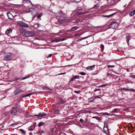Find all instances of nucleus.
Wrapping results in <instances>:
<instances>
[{
	"label": "nucleus",
	"instance_id": "obj_38",
	"mask_svg": "<svg viewBox=\"0 0 135 135\" xmlns=\"http://www.w3.org/2000/svg\"><path fill=\"white\" fill-rule=\"evenodd\" d=\"M81 92L80 91H74V93H80Z\"/></svg>",
	"mask_w": 135,
	"mask_h": 135
},
{
	"label": "nucleus",
	"instance_id": "obj_35",
	"mask_svg": "<svg viewBox=\"0 0 135 135\" xmlns=\"http://www.w3.org/2000/svg\"><path fill=\"white\" fill-rule=\"evenodd\" d=\"M114 65H108V67L110 68H113L114 67Z\"/></svg>",
	"mask_w": 135,
	"mask_h": 135
},
{
	"label": "nucleus",
	"instance_id": "obj_31",
	"mask_svg": "<svg viewBox=\"0 0 135 135\" xmlns=\"http://www.w3.org/2000/svg\"><path fill=\"white\" fill-rule=\"evenodd\" d=\"M59 111L58 110H56L55 112V114H57L59 113Z\"/></svg>",
	"mask_w": 135,
	"mask_h": 135
},
{
	"label": "nucleus",
	"instance_id": "obj_19",
	"mask_svg": "<svg viewBox=\"0 0 135 135\" xmlns=\"http://www.w3.org/2000/svg\"><path fill=\"white\" fill-rule=\"evenodd\" d=\"M94 99V98L92 97L88 99V102H93Z\"/></svg>",
	"mask_w": 135,
	"mask_h": 135
},
{
	"label": "nucleus",
	"instance_id": "obj_61",
	"mask_svg": "<svg viewBox=\"0 0 135 135\" xmlns=\"http://www.w3.org/2000/svg\"><path fill=\"white\" fill-rule=\"evenodd\" d=\"M28 77H29V76H27V77H26L25 78H28Z\"/></svg>",
	"mask_w": 135,
	"mask_h": 135
},
{
	"label": "nucleus",
	"instance_id": "obj_5",
	"mask_svg": "<svg viewBox=\"0 0 135 135\" xmlns=\"http://www.w3.org/2000/svg\"><path fill=\"white\" fill-rule=\"evenodd\" d=\"M23 91L21 89L17 88L14 91V94L15 95H16Z\"/></svg>",
	"mask_w": 135,
	"mask_h": 135
},
{
	"label": "nucleus",
	"instance_id": "obj_41",
	"mask_svg": "<svg viewBox=\"0 0 135 135\" xmlns=\"http://www.w3.org/2000/svg\"><path fill=\"white\" fill-rule=\"evenodd\" d=\"M105 86V85H100V86H99V87H104Z\"/></svg>",
	"mask_w": 135,
	"mask_h": 135
},
{
	"label": "nucleus",
	"instance_id": "obj_30",
	"mask_svg": "<svg viewBox=\"0 0 135 135\" xmlns=\"http://www.w3.org/2000/svg\"><path fill=\"white\" fill-rule=\"evenodd\" d=\"M104 46L103 45H101V48L102 49L101 50V51H103V50L104 49Z\"/></svg>",
	"mask_w": 135,
	"mask_h": 135
},
{
	"label": "nucleus",
	"instance_id": "obj_40",
	"mask_svg": "<svg viewBox=\"0 0 135 135\" xmlns=\"http://www.w3.org/2000/svg\"><path fill=\"white\" fill-rule=\"evenodd\" d=\"M38 133H44V132L42 130L41 131L38 132Z\"/></svg>",
	"mask_w": 135,
	"mask_h": 135
},
{
	"label": "nucleus",
	"instance_id": "obj_45",
	"mask_svg": "<svg viewBox=\"0 0 135 135\" xmlns=\"http://www.w3.org/2000/svg\"><path fill=\"white\" fill-rule=\"evenodd\" d=\"M131 76L133 78H135V75H132Z\"/></svg>",
	"mask_w": 135,
	"mask_h": 135
},
{
	"label": "nucleus",
	"instance_id": "obj_12",
	"mask_svg": "<svg viewBox=\"0 0 135 135\" xmlns=\"http://www.w3.org/2000/svg\"><path fill=\"white\" fill-rule=\"evenodd\" d=\"M65 40V38H64V39H62V40H59V39L57 40V38H56L55 40L52 41V42H60V41H64Z\"/></svg>",
	"mask_w": 135,
	"mask_h": 135
},
{
	"label": "nucleus",
	"instance_id": "obj_7",
	"mask_svg": "<svg viewBox=\"0 0 135 135\" xmlns=\"http://www.w3.org/2000/svg\"><path fill=\"white\" fill-rule=\"evenodd\" d=\"M46 115V114L44 112H42L38 114L34 115L35 116H37L39 117L42 116H45Z\"/></svg>",
	"mask_w": 135,
	"mask_h": 135
},
{
	"label": "nucleus",
	"instance_id": "obj_48",
	"mask_svg": "<svg viewBox=\"0 0 135 135\" xmlns=\"http://www.w3.org/2000/svg\"><path fill=\"white\" fill-rule=\"evenodd\" d=\"M82 123L83 124H85L86 123V121L84 122V121Z\"/></svg>",
	"mask_w": 135,
	"mask_h": 135
},
{
	"label": "nucleus",
	"instance_id": "obj_4",
	"mask_svg": "<svg viewBox=\"0 0 135 135\" xmlns=\"http://www.w3.org/2000/svg\"><path fill=\"white\" fill-rule=\"evenodd\" d=\"M17 24L21 26L26 27H28L29 26L27 24L24 22L22 21H18L17 22Z\"/></svg>",
	"mask_w": 135,
	"mask_h": 135
},
{
	"label": "nucleus",
	"instance_id": "obj_27",
	"mask_svg": "<svg viewBox=\"0 0 135 135\" xmlns=\"http://www.w3.org/2000/svg\"><path fill=\"white\" fill-rule=\"evenodd\" d=\"M33 94V93H30L29 94H27V95L23 96V97H28V96H30V95H32Z\"/></svg>",
	"mask_w": 135,
	"mask_h": 135
},
{
	"label": "nucleus",
	"instance_id": "obj_39",
	"mask_svg": "<svg viewBox=\"0 0 135 135\" xmlns=\"http://www.w3.org/2000/svg\"><path fill=\"white\" fill-rule=\"evenodd\" d=\"M52 56V54H50L47 56V57L48 58V57H51Z\"/></svg>",
	"mask_w": 135,
	"mask_h": 135
},
{
	"label": "nucleus",
	"instance_id": "obj_60",
	"mask_svg": "<svg viewBox=\"0 0 135 135\" xmlns=\"http://www.w3.org/2000/svg\"><path fill=\"white\" fill-rule=\"evenodd\" d=\"M108 75H111V74H109V73H108Z\"/></svg>",
	"mask_w": 135,
	"mask_h": 135
},
{
	"label": "nucleus",
	"instance_id": "obj_51",
	"mask_svg": "<svg viewBox=\"0 0 135 135\" xmlns=\"http://www.w3.org/2000/svg\"><path fill=\"white\" fill-rule=\"evenodd\" d=\"M99 90V89H95V90H94V91H97V90Z\"/></svg>",
	"mask_w": 135,
	"mask_h": 135
},
{
	"label": "nucleus",
	"instance_id": "obj_3",
	"mask_svg": "<svg viewBox=\"0 0 135 135\" xmlns=\"http://www.w3.org/2000/svg\"><path fill=\"white\" fill-rule=\"evenodd\" d=\"M118 26V23L116 22H114L109 25V27L108 28H112L115 29L117 28Z\"/></svg>",
	"mask_w": 135,
	"mask_h": 135
},
{
	"label": "nucleus",
	"instance_id": "obj_18",
	"mask_svg": "<svg viewBox=\"0 0 135 135\" xmlns=\"http://www.w3.org/2000/svg\"><path fill=\"white\" fill-rule=\"evenodd\" d=\"M100 6V4H99L97 3L95 5L94 7H93V8H98Z\"/></svg>",
	"mask_w": 135,
	"mask_h": 135
},
{
	"label": "nucleus",
	"instance_id": "obj_20",
	"mask_svg": "<svg viewBox=\"0 0 135 135\" xmlns=\"http://www.w3.org/2000/svg\"><path fill=\"white\" fill-rule=\"evenodd\" d=\"M44 124L43 122H39V123H38V126L39 127H41L42 125H43Z\"/></svg>",
	"mask_w": 135,
	"mask_h": 135
},
{
	"label": "nucleus",
	"instance_id": "obj_64",
	"mask_svg": "<svg viewBox=\"0 0 135 135\" xmlns=\"http://www.w3.org/2000/svg\"><path fill=\"white\" fill-rule=\"evenodd\" d=\"M131 127H132V128H133V127L132 126H131Z\"/></svg>",
	"mask_w": 135,
	"mask_h": 135
},
{
	"label": "nucleus",
	"instance_id": "obj_32",
	"mask_svg": "<svg viewBox=\"0 0 135 135\" xmlns=\"http://www.w3.org/2000/svg\"><path fill=\"white\" fill-rule=\"evenodd\" d=\"M79 74L81 75H85V73L82 72H80L79 73Z\"/></svg>",
	"mask_w": 135,
	"mask_h": 135
},
{
	"label": "nucleus",
	"instance_id": "obj_58",
	"mask_svg": "<svg viewBox=\"0 0 135 135\" xmlns=\"http://www.w3.org/2000/svg\"><path fill=\"white\" fill-rule=\"evenodd\" d=\"M76 0H75V2H76V3H78V2H76Z\"/></svg>",
	"mask_w": 135,
	"mask_h": 135
},
{
	"label": "nucleus",
	"instance_id": "obj_56",
	"mask_svg": "<svg viewBox=\"0 0 135 135\" xmlns=\"http://www.w3.org/2000/svg\"><path fill=\"white\" fill-rule=\"evenodd\" d=\"M128 128L129 129H131V128H130V127H128Z\"/></svg>",
	"mask_w": 135,
	"mask_h": 135
},
{
	"label": "nucleus",
	"instance_id": "obj_52",
	"mask_svg": "<svg viewBox=\"0 0 135 135\" xmlns=\"http://www.w3.org/2000/svg\"><path fill=\"white\" fill-rule=\"evenodd\" d=\"M104 114L106 115H109V114H107V113H105V114Z\"/></svg>",
	"mask_w": 135,
	"mask_h": 135
},
{
	"label": "nucleus",
	"instance_id": "obj_50",
	"mask_svg": "<svg viewBox=\"0 0 135 135\" xmlns=\"http://www.w3.org/2000/svg\"><path fill=\"white\" fill-rule=\"evenodd\" d=\"M88 12H83V13L86 14L88 13Z\"/></svg>",
	"mask_w": 135,
	"mask_h": 135
},
{
	"label": "nucleus",
	"instance_id": "obj_14",
	"mask_svg": "<svg viewBox=\"0 0 135 135\" xmlns=\"http://www.w3.org/2000/svg\"><path fill=\"white\" fill-rule=\"evenodd\" d=\"M60 103L61 104H64L66 102V100L63 99L62 98H61L60 100Z\"/></svg>",
	"mask_w": 135,
	"mask_h": 135
},
{
	"label": "nucleus",
	"instance_id": "obj_29",
	"mask_svg": "<svg viewBox=\"0 0 135 135\" xmlns=\"http://www.w3.org/2000/svg\"><path fill=\"white\" fill-rule=\"evenodd\" d=\"M114 14H115V13H113V14H112L110 15H109L105 16V17H108L111 16H113Z\"/></svg>",
	"mask_w": 135,
	"mask_h": 135
},
{
	"label": "nucleus",
	"instance_id": "obj_63",
	"mask_svg": "<svg viewBox=\"0 0 135 135\" xmlns=\"http://www.w3.org/2000/svg\"><path fill=\"white\" fill-rule=\"evenodd\" d=\"M32 134V133H30V134Z\"/></svg>",
	"mask_w": 135,
	"mask_h": 135
},
{
	"label": "nucleus",
	"instance_id": "obj_49",
	"mask_svg": "<svg viewBox=\"0 0 135 135\" xmlns=\"http://www.w3.org/2000/svg\"><path fill=\"white\" fill-rule=\"evenodd\" d=\"M26 79V78H25H25H22L21 79H22V80H24V79Z\"/></svg>",
	"mask_w": 135,
	"mask_h": 135
},
{
	"label": "nucleus",
	"instance_id": "obj_17",
	"mask_svg": "<svg viewBox=\"0 0 135 135\" xmlns=\"http://www.w3.org/2000/svg\"><path fill=\"white\" fill-rule=\"evenodd\" d=\"M135 14V10L129 13V15L131 16H133Z\"/></svg>",
	"mask_w": 135,
	"mask_h": 135
},
{
	"label": "nucleus",
	"instance_id": "obj_59",
	"mask_svg": "<svg viewBox=\"0 0 135 135\" xmlns=\"http://www.w3.org/2000/svg\"><path fill=\"white\" fill-rule=\"evenodd\" d=\"M42 92V91H40V92H39V93H41Z\"/></svg>",
	"mask_w": 135,
	"mask_h": 135
},
{
	"label": "nucleus",
	"instance_id": "obj_9",
	"mask_svg": "<svg viewBox=\"0 0 135 135\" xmlns=\"http://www.w3.org/2000/svg\"><path fill=\"white\" fill-rule=\"evenodd\" d=\"M95 65H93L92 66H88L86 68L87 70H93L95 68Z\"/></svg>",
	"mask_w": 135,
	"mask_h": 135
},
{
	"label": "nucleus",
	"instance_id": "obj_6",
	"mask_svg": "<svg viewBox=\"0 0 135 135\" xmlns=\"http://www.w3.org/2000/svg\"><path fill=\"white\" fill-rule=\"evenodd\" d=\"M17 110L16 108L13 107L11 110V113L13 115H15L17 114Z\"/></svg>",
	"mask_w": 135,
	"mask_h": 135
},
{
	"label": "nucleus",
	"instance_id": "obj_54",
	"mask_svg": "<svg viewBox=\"0 0 135 135\" xmlns=\"http://www.w3.org/2000/svg\"><path fill=\"white\" fill-rule=\"evenodd\" d=\"M88 120L87 119H86V120L85 121H86V123L87 122V121Z\"/></svg>",
	"mask_w": 135,
	"mask_h": 135
},
{
	"label": "nucleus",
	"instance_id": "obj_1",
	"mask_svg": "<svg viewBox=\"0 0 135 135\" xmlns=\"http://www.w3.org/2000/svg\"><path fill=\"white\" fill-rule=\"evenodd\" d=\"M22 30L23 31L22 33L23 35L27 37H33L34 35V33L33 31H27L24 30L22 28Z\"/></svg>",
	"mask_w": 135,
	"mask_h": 135
},
{
	"label": "nucleus",
	"instance_id": "obj_22",
	"mask_svg": "<svg viewBox=\"0 0 135 135\" xmlns=\"http://www.w3.org/2000/svg\"><path fill=\"white\" fill-rule=\"evenodd\" d=\"M43 89H45L47 90H52V89H50L48 87H47V86H44L43 87Z\"/></svg>",
	"mask_w": 135,
	"mask_h": 135
},
{
	"label": "nucleus",
	"instance_id": "obj_25",
	"mask_svg": "<svg viewBox=\"0 0 135 135\" xmlns=\"http://www.w3.org/2000/svg\"><path fill=\"white\" fill-rule=\"evenodd\" d=\"M123 89H124L126 90H127V91L130 90L131 91H133V92L134 91V90L133 89H126L125 88H123Z\"/></svg>",
	"mask_w": 135,
	"mask_h": 135
},
{
	"label": "nucleus",
	"instance_id": "obj_43",
	"mask_svg": "<svg viewBox=\"0 0 135 135\" xmlns=\"http://www.w3.org/2000/svg\"><path fill=\"white\" fill-rule=\"evenodd\" d=\"M80 121L81 122H83V120L82 119H80Z\"/></svg>",
	"mask_w": 135,
	"mask_h": 135
},
{
	"label": "nucleus",
	"instance_id": "obj_16",
	"mask_svg": "<svg viewBox=\"0 0 135 135\" xmlns=\"http://www.w3.org/2000/svg\"><path fill=\"white\" fill-rule=\"evenodd\" d=\"M127 42V43L128 44L129 41L130 40V36H126V37Z\"/></svg>",
	"mask_w": 135,
	"mask_h": 135
},
{
	"label": "nucleus",
	"instance_id": "obj_8",
	"mask_svg": "<svg viewBox=\"0 0 135 135\" xmlns=\"http://www.w3.org/2000/svg\"><path fill=\"white\" fill-rule=\"evenodd\" d=\"M66 19V18L65 17H61L60 18L59 20L60 22L62 23L63 22H65Z\"/></svg>",
	"mask_w": 135,
	"mask_h": 135
},
{
	"label": "nucleus",
	"instance_id": "obj_44",
	"mask_svg": "<svg viewBox=\"0 0 135 135\" xmlns=\"http://www.w3.org/2000/svg\"><path fill=\"white\" fill-rule=\"evenodd\" d=\"M65 73H61L59 74V75H61L63 74H64Z\"/></svg>",
	"mask_w": 135,
	"mask_h": 135
},
{
	"label": "nucleus",
	"instance_id": "obj_34",
	"mask_svg": "<svg viewBox=\"0 0 135 135\" xmlns=\"http://www.w3.org/2000/svg\"><path fill=\"white\" fill-rule=\"evenodd\" d=\"M83 14V12H77V14L78 15H80Z\"/></svg>",
	"mask_w": 135,
	"mask_h": 135
},
{
	"label": "nucleus",
	"instance_id": "obj_21",
	"mask_svg": "<svg viewBox=\"0 0 135 135\" xmlns=\"http://www.w3.org/2000/svg\"><path fill=\"white\" fill-rule=\"evenodd\" d=\"M12 29H10L9 30H7L6 31V33H9L12 32Z\"/></svg>",
	"mask_w": 135,
	"mask_h": 135
},
{
	"label": "nucleus",
	"instance_id": "obj_11",
	"mask_svg": "<svg viewBox=\"0 0 135 135\" xmlns=\"http://www.w3.org/2000/svg\"><path fill=\"white\" fill-rule=\"evenodd\" d=\"M77 78H78V79H79V77L78 75H75L73 76L72 78H71L70 81H73L75 79H76Z\"/></svg>",
	"mask_w": 135,
	"mask_h": 135
},
{
	"label": "nucleus",
	"instance_id": "obj_62",
	"mask_svg": "<svg viewBox=\"0 0 135 135\" xmlns=\"http://www.w3.org/2000/svg\"><path fill=\"white\" fill-rule=\"evenodd\" d=\"M61 32L60 31L59 32V33H61Z\"/></svg>",
	"mask_w": 135,
	"mask_h": 135
},
{
	"label": "nucleus",
	"instance_id": "obj_10",
	"mask_svg": "<svg viewBox=\"0 0 135 135\" xmlns=\"http://www.w3.org/2000/svg\"><path fill=\"white\" fill-rule=\"evenodd\" d=\"M36 124H34L32 125L30 128H28V129L30 131H32L33 130L35 127Z\"/></svg>",
	"mask_w": 135,
	"mask_h": 135
},
{
	"label": "nucleus",
	"instance_id": "obj_36",
	"mask_svg": "<svg viewBox=\"0 0 135 135\" xmlns=\"http://www.w3.org/2000/svg\"><path fill=\"white\" fill-rule=\"evenodd\" d=\"M18 123H16L13 124H12L11 125V126L13 125L14 126H16L17 125V124H18Z\"/></svg>",
	"mask_w": 135,
	"mask_h": 135
},
{
	"label": "nucleus",
	"instance_id": "obj_47",
	"mask_svg": "<svg viewBox=\"0 0 135 135\" xmlns=\"http://www.w3.org/2000/svg\"><path fill=\"white\" fill-rule=\"evenodd\" d=\"M97 98H100V97H99L98 96V97H95V98L94 99H95Z\"/></svg>",
	"mask_w": 135,
	"mask_h": 135
},
{
	"label": "nucleus",
	"instance_id": "obj_55",
	"mask_svg": "<svg viewBox=\"0 0 135 135\" xmlns=\"http://www.w3.org/2000/svg\"><path fill=\"white\" fill-rule=\"evenodd\" d=\"M26 1H28V2H30V1H29V0H26Z\"/></svg>",
	"mask_w": 135,
	"mask_h": 135
},
{
	"label": "nucleus",
	"instance_id": "obj_28",
	"mask_svg": "<svg viewBox=\"0 0 135 135\" xmlns=\"http://www.w3.org/2000/svg\"><path fill=\"white\" fill-rule=\"evenodd\" d=\"M42 13H41L40 14V15H38V16H37L38 18H40L42 16Z\"/></svg>",
	"mask_w": 135,
	"mask_h": 135
},
{
	"label": "nucleus",
	"instance_id": "obj_15",
	"mask_svg": "<svg viewBox=\"0 0 135 135\" xmlns=\"http://www.w3.org/2000/svg\"><path fill=\"white\" fill-rule=\"evenodd\" d=\"M107 126H108L107 123V122H105L104 123V130L105 131V129H106V130H108Z\"/></svg>",
	"mask_w": 135,
	"mask_h": 135
},
{
	"label": "nucleus",
	"instance_id": "obj_23",
	"mask_svg": "<svg viewBox=\"0 0 135 135\" xmlns=\"http://www.w3.org/2000/svg\"><path fill=\"white\" fill-rule=\"evenodd\" d=\"M82 9L83 7L81 6L78 7L76 8V9L79 11L81 10Z\"/></svg>",
	"mask_w": 135,
	"mask_h": 135
},
{
	"label": "nucleus",
	"instance_id": "obj_57",
	"mask_svg": "<svg viewBox=\"0 0 135 135\" xmlns=\"http://www.w3.org/2000/svg\"><path fill=\"white\" fill-rule=\"evenodd\" d=\"M107 130H106V129H105V132L106 131H107Z\"/></svg>",
	"mask_w": 135,
	"mask_h": 135
},
{
	"label": "nucleus",
	"instance_id": "obj_46",
	"mask_svg": "<svg viewBox=\"0 0 135 135\" xmlns=\"http://www.w3.org/2000/svg\"><path fill=\"white\" fill-rule=\"evenodd\" d=\"M62 11H59V13H62Z\"/></svg>",
	"mask_w": 135,
	"mask_h": 135
},
{
	"label": "nucleus",
	"instance_id": "obj_13",
	"mask_svg": "<svg viewBox=\"0 0 135 135\" xmlns=\"http://www.w3.org/2000/svg\"><path fill=\"white\" fill-rule=\"evenodd\" d=\"M7 15L9 19L10 20H12L13 18V17L11 14L8 13Z\"/></svg>",
	"mask_w": 135,
	"mask_h": 135
},
{
	"label": "nucleus",
	"instance_id": "obj_33",
	"mask_svg": "<svg viewBox=\"0 0 135 135\" xmlns=\"http://www.w3.org/2000/svg\"><path fill=\"white\" fill-rule=\"evenodd\" d=\"M117 108H115L112 111V112L114 113H115L117 112Z\"/></svg>",
	"mask_w": 135,
	"mask_h": 135
},
{
	"label": "nucleus",
	"instance_id": "obj_42",
	"mask_svg": "<svg viewBox=\"0 0 135 135\" xmlns=\"http://www.w3.org/2000/svg\"><path fill=\"white\" fill-rule=\"evenodd\" d=\"M88 37H83V38H82L81 40H82L83 39H85L88 38Z\"/></svg>",
	"mask_w": 135,
	"mask_h": 135
},
{
	"label": "nucleus",
	"instance_id": "obj_53",
	"mask_svg": "<svg viewBox=\"0 0 135 135\" xmlns=\"http://www.w3.org/2000/svg\"><path fill=\"white\" fill-rule=\"evenodd\" d=\"M31 9L32 10H34V8H30V10H31Z\"/></svg>",
	"mask_w": 135,
	"mask_h": 135
},
{
	"label": "nucleus",
	"instance_id": "obj_26",
	"mask_svg": "<svg viewBox=\"0 0 135 135\" xmlns=\"http://www.w3.org/2000/svg\"><path fill=\"white\" fill-rule=\"evenodd\" d=\"M92 118H96L97 120H100V119L99 118L96 117H93Z\"/></svg>",
	"mask_w": 135,
	"mask_h": 135
},
{
	"label": "nucleus",
	"instance_id": "obj_2",
	"mask_svg": "<svg viewBox=\"0 0 135 135\" xmlns=\"http://www.w3.org/2000/svg\"><path fill=\"white\" fill-rule=\"evenodd\" d=\"M12 54L11 53H7L4 57V60L6 61L10 60L12 59Z\"/></svg>",
	"mask_w": 135,
	"mask_h": 135
},
{
	"label": "nucleus",
	"instance_id": "obj_37",
	"mask_svg": "<svg viewBox=\"0 0 135 135\" xmlns=\"http://www.w3.org/2000/svg\"><path fill=\"white\" fill-rule=\"evenodd\" d=\"M78 28V27L77 26H74L72 28V29H76Z\"/></svg>",
	"mask_w": 135,
	"mask_h": 135
},
{
	"label": "nucleus",
	"instance_id": "obj_24",
	"mask_svg": "<svg viewBox=\"0 0 135 135\" xmlns=\"http://www.w3.org/2000/svg\"><path fill=\"white\" fill-rule=\"evenodd\" d=\"M20 131L21 132L22 134L23 135H25V132L24 130L22 129H20Z\"/></svg>",
	"mask_w": 135,
	"mask_h": 135
}]
</instances>
